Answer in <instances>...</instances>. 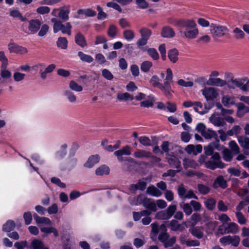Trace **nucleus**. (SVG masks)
I'll return each mask as SVG.
<instances>
[{"label":"nucleus","instance_id":"nucleus-1","mask_svg":"<svg viewBox=\"0 0 249 249\" xmlns=\"http://www.w3.org/2000/svg\"><path fill=\"white\" fill-rule=\"evenodd\" d=\"M173 24L180 28L179 32L188 39H194L198 35V29L193 19H180L175 20Z\"/></svg>","mask_w":249,"mask_h":249},{"label":"nucleus","instance_id":"nucleus-2","mask_svg":"<svg viewBox=\"0 0 249 249\" xmlns=\"http://www.w3.org/2000/svg\"><path fill=\"white\" fill-rule=\"evenodd\" d=\"M166 76L164 83L161 84L160 82V78L157 75H154L152 76L150 83L154 87L159 88L167 97H171L172 93L174 92L170 86V82L173 81V73L171 69L168 68L166 70Z\"/></svg>","mask_w":249,"mask_h":249},{"label":"nucleus","instance_id":"nucleus-3","mask_svg":"<svg viewBox=\"0 0 249 249\" xmlns=\"http://www.w3.org/2000/svg\"><path fill=\"white\" fill-rule=\"evenodd\" d=\"M225 164L221 160V157L217 152L215 153L207 160L205 163V166L211 170H214L216 168H223Z\"/></svg>","mask_w":249,"mask_h":249},{"label":"nucleus","instance_id":"nucleus-4","mask_svg":"<svg viewBox=\"0 0 249 249\" xmlns=\"http://www.w3.org/2000/svg\"><path fill=\"white\" fill-rule=\"evenodd\" d=\"M211 28V33L213 38L214 39L221 37L226 35L229 31L226 26L220 25L212 24Z\"/></svg>","mask_w":249,"mask_h":249},{"label":"nucleus","instance_id":"nucleus-5","mask_svg":"<svg viewBox=\"0 0 249 249\" xmlns=\"http://www.w3.org/2000/svg\"><path fill=\"white\" fill-rule=\"evenodd\" d=\"M137 201L140 204H142L145 208L151 212H155L157 210L156 204L152 198L146 197H143L142 196L139 195L137 196Z\"/></svg>","mask_w":249,"mask_h":249},{"label":"nucleus","instance_id":"nucleus-6","mask_svg":"<svg viewBox=\"0 0 249 249\" xmlns=\"http://www.w3.org/2000/svg\"><path fill=\"white\" fill-rule=\"evenodd\" d=\"M176 210V205H170L166 210L158 212L155 217L158 219L168 220L173 215Z\"/></svg>","mask_w":249,"mask_h":249},{"label":"nucleus","instance_id":"nucleus-7","mask_svg":"<svg viewBox=\"0 0 249 249\" xmlns=\"http://www.w3.org/2000/svg\"><path fill=\"white\" fill-rule=\"evenodd\" d=\"M209 121L215 126L226 128L227 124L225 119L221 117L218 113H213L209 117Z\"/></svg>","mask_w":249,"mask_h":249},{"label":"nucleus","instance_id":"nucleus-8","mask_svg":"<svg viewBox=\"0 0 249 249\" xmlns=\"http://www.w3.org/2000/svg\"><path fill=\"white\" fill-rule=\"evenodd\" d=\"M201 91L207 101L214 100L218 95L216 89L213 87L205 88Z\"/></svg>","mask_w":249,"mask_h":249},{"label":"nucleus","instance_id":"nucleus-9","mask_svg":"<svg viewBox=\"0 0 249 249\" xmlns=\"http://www.w3.org/2000/svg\"><path fill=\"white\" fill-rule=\"evenodd\" d=\"M8 50L10 53H15L20 54H24L28 52L27 49L19 46L15 43H10L8 44Z\"/></svg>","mask_w":249,"mask_h":249},{"label":"nucleus","instance_id":"nucleus-10","mask_svg":"<svg viewBox=\"0 0 249 249\" xmlns=\"http://www.w3.org/2000/svg\"><path fill=\"white\" fill-rule=\"evenodd\" d=\"M131 154V148L128 145H126L114 153V154L117 157L118 160L121 162L124 160V158L123 157V155L129 156Z\"/></svg>","mask_w":249,"mask_h":249},{"label":"nucleus","instance_id":"nucleus-11","mask_svg":"<svg viewBox=\"0 0 249 249\" xmlns=\"http://www.w3.org/2000/svg\"><path fill=\"white\" fill-rule=\"evenodd\" d=\"M166 160L170 167L180 169V162L177 157L173 155L167 154L166 155Z\"/></svg>","mask_w":249,"mask_h":249},{"label":"nucleus","instance_id":"nucleus-12","mask_svg":"<svg viewBox=\"0 0 249 249\" xmlns=\"http://www.w3.org/2000/svg\"><path fill=\"white\" fill-rule=\"evenodd\" d=\"M41 22L39 19H32L29 22L28 30L31 34L36 33L40 29Z\"/></svg>","mask_w":249,"mask_h":249},{"label":"nucleus","instance_id":"nucleus-13","mask_svg":"<svg viewBox=\"0 0 249 249\" xmlns=\"http://www.w3.org/2000/svg\"><path fill=\"white\" fill-rule=\"evenodd\" d=\"M160 234L158 237V239L163 244L169 237V234L167 232L166 227L164 224H162L160 227Z\"/></svg>","mask_w":249,"mask_h":249},{"label":"nucleus","instance_id":"nucleus-14","mask_svg":"<svg viewBox=\"0 0 249 249\" xmlns=\"http://www.w3.org/2000/svg\"><path fill=\"white\" fill-rule=\"evenodd\" d=\"M153 143L151 142V141L146 136H142L138 138L140 142L144 146H149L152 144H157L158 143L157 139L156 137H152Z\"/></svg>","mask_w":249,"mask_h":249},{"label":"nucleus","instance_id":"nucleus-15","mask_svg":"<svg viewBox=\"0 0 249 249\" xmlns=\"http://www.w3.org/2000/svg\"><path fill=\"white\" fill-rule=\"evenodd\" d=\"M207 84L217 87H223L227 85L226 81L219 78H210L207 81Z\"/></svg>","mask_w":249,"mask_h":249},{"label":"nucleus","instance_id":"nucleus-16","mask_svg":"<svg viewBox=\"0 0 249 249\" xmlns=\"http://www.w3.org/2000/svg\"><path fill=\"white\" fill-rule=\"evenodd\" d=\"M213 186L214 188H217L219 187L221 188L225 189L227 187V181L223 176H219L215 179Z\"/></svg>","mask_w":249,"mask_h":249},{"label":"nucleus","instance_id":"nucleus-17","mask_svg":"<svg viewBox=\"0 0 249 249\" xmlns=\"http://www.w3.org/2000/svg\"><path fill=\"white\" fill-rule=\"evenodd\" d=\"M237 107V116L239 117H243L246 113L249 112V107L245 106L242 103H238Z\"/></svg>","mask_w":249,"mask_h":249},{"label":"nucleus","instance_id":"nucleus-18","mask_svg":"<svg viewBox=\"0 0 249 249\" xmlns=\"http://www.w3.org/2000/svg\"><path fill=\"white\" fill-rule=\"evenodd\" d=\"M175 33L173 29L169 26L164 27L162 29L161 36L165 38H171L175 36Z\"/></svg>","mask_w":249,"mask_h":249},{"label":"nucleus","instance_id":"nucleus-19","mask_svg":"<svg viewBox=\"0 0 249 249\" xmlns=\"http://www.w3.org/2000/svg\"><path fill=\"white\" fill-rule=\"evenodd\" d=\"M100 157L98 155H92L90 156L88 161L84 164V166L87 168H91L95 164L99 162Z\"/></svg>","mask_w":249,"mask_h":249},{"label":"nucleus","instance_id":"nucleus-20","mask_svg":"<svg viewBox=\"0 0 249 249\" xmlns=\"http://www.w3.org/2000/svg\"><path fill=\"white\" fill-rule=\"evenodd\" d=\"M189 231L193 236L198 239H201L203 237L204 233L203 232V229L202 227H193L190 229Z\"/></svg>","mask_w":249,"mask_h":249},{"label":"nucleus","instance_id":"nucleus-21","mask_svg":"<svg viewBox=\"0 0 249 249\" xmlns=\"http://www.w3.org/2000/svg\"><path fill=\"white\" fill-rule=\"evenodd\" d=\"M147 194L154 196L159 197L162 195V193L154 185L149 186L146 190Z\"/></svg>","mask_w":249,"mask_h":249},{"label":"nucleus","instance_id":"nucleus-22","mask_svg":"<svg viewBox=\"0 0 249 249\" xmlns=\"http://www.w3.org/2000/svg\"><path fill=\"white\" fill-rule=\"evenodd\" d=\"M76 43L81 47H85L87 45L85 37L81 33H78L75 36Z\"/></svg>","mask_w":249,"mask_h":249},{"label":"nucleus","instance_id":"nucleus-23","mask_svg":"<svg viewBox=\"0 0 249 249\" xmlns=\"http://www.w3.org/2000/svg\"><path fill=\"white\" fill-rule=\"evenodd\" d=\"M178 52L176 49L168 51V57L172 63H176L178 61Z\"/></svg>","mask_w":249,"mask_h":249},{"label":"nucleus","instance_id":"nucleus-24","mask_svg":"<svg viewBox=\"0 0 249 249\" xmlns=\"http://www.w3.org/2000/svg\"><path fill=\"white\" fill-rule=\"evenodd\" d=\"M109 168L106 165H102L96 169L95 174L97 176L107 175L109 174Z\"/></svg>","mask_w":249,"mask_h":249},{"label":"nucleus","instance_id":"nucleus-25","mask_svg":"<svg viewBox=\"0 0 249 249\" xmlns=\"http://www.w3.org/2000/svg\"><path fill=\"white\" fill-rule=\"evenodd\" d=\"M34 218L37 225L41 224L50 225L51 223V221L49 218L40 217L36 213L34 214Z\"/></svg>","mask_w":249,"mask_h":249},{"label":"nucleus","instance_id":"nucleus-26","mask_svg":"<svg viewBox=\"0 0 249 249\" xmlns=\"http://www.w3.org/2000/svg\"><path fill=\"white\" fill-rule=\"evenodd\" d=\"M134 156L137 158H148L151 157V153L143 150H138L135 151Z\"/></svg>","mask_w":249,"mask_h":249},{"label":"nucleus","instance_id":"nucleus-27","mask_svg":"<svg viewBox=\"0 0 249 249\" xmlns=\"http://www.w3.org/2000/svg\"><path fill=\"white\" fill-rule=\"evenodd\" d=\"M117 98L118 100L122 101H132L134 99V96L128 92L118 93Z\"/></svg>","mask_w":249,"mask_h":249},{"label":"nucleus","instance_id":"nucleus-28","mask_svg":"<svg viewBox=\"0 0 249 249\" xmlns=\"http://www.w3.org/2000/svg\"><path fill=\"white\" fill-rule=\"evenodd\" d=\"M143 51H146L148 54L154 60L159 59V55L157 51L155 48H145Z\"/></svg>","mask_w":249,"mask_h":249},{"label":"nucleus","instance_id":"nucleus-29","mask_svg":"<svg viewBox=\"0 0 249 249\" xmlns=\"http://www.w3.org/2000/svg\"><path fill=\"white\" fill-rule=\"evenodd\" d=\"M201 135L206 139H211L212 138H216L217 137L216 132L210 129H206Z\"/></svg>","mask_w":249,"mask_h":249},{"label":"nucleus","instance_id":"nucleus-30","mask_svg":"<svg viewBox=\"0 0 249 249\" xmlns=\"http://www.w3.org/2000/svg\"><path fill=\"white\" fill-rule=\"evenodd\" d=\"M78 56L81 61L88 63H92L94 60L93 58L91 56L85 54L82 52H79L78 53Z\"/></svg>","mask_w":249,"mask_h":249},{"label":"nucleus","instance_id":"nucleus-31","mask_svg":"<svg viewBox=\"0 0 249 249\" xmlns=\"http://www.w3.org/2000/svg\"><path fill=\"white\" fill-rule=\"evenodd\" d=\"M248 78L243 77L240 78L234 79L231 82L237 88H239L241 90H243V85L245 82L247 81Z\"/></svg>","mask_w":249,"mask_h":249},{"label":"nucleus","instance_id":"nucleus-32","mask_svg":"<svg viewBox=\"0 0 249 249\" xmlns=\"http://www.w3.org/2000/svg\"><path fill=\"white\" fill-rule=\"evenodd\" d=\"M228 233H236L239 231V228L237 224L231 222L227 224Z\"/></svg>","mask_w":249,"mask_h":249},{"label":"nucleus","instance_id":"nucleus-33","mask_svg":"<svg viewBox=\"0 0 249 249\" xmlns=\"http://www.w3.org/2000/svg\"><path fill=\"white\" fill-rule=\"evenodd\" d=\"M15 227V223L13 220H9L3 225L2 230L5 232H9Z\"/></svg>","mask_w":249,"mask_h":249},{"label":"nucleus","instance_id":"nucleus-34","mask_svg":"<svg viewBox=\"0 0 249 249\" xmlns=\"http://www.w3.org/2000/svg\"><path fill=\"white\" fill-rule=\"evenodd\" d=\"M238 141L241 147L249 149V138L240 136L238 137Z\"/></svg>","mask_w":249,"mask_h":249},{"label":"nucleus","instance_id":"nucleus-35","mask_svg":"<svg viewBox=\"0 0 249 249\" xmlns=\"http://www.w3.org/2000/svg\"><path fill=\"white\" fill-rule=\"evenodd\" d=\"M70 13V10L69 9H64L61 8L59 9V13L58 14V17L64 21H65L69 19Z\"/></svg>","mask_w":249,"mask_h":249},{"label":"nucleus","instance_id":"nucleus-36","mask_svg":"<svg viewBox=\"0 0 249 249\" xmlns=\"http://www.w3.org/2000/svg\"><path fill=\"white\" fill-rule=\"evenodd\" d=\"M67 144H62L59 150H58L56 153V157L58 158L62 159L67 154Z\"/></svg>","mask_w":249,"mask_h":249},{"label":"nucleus","instance_id":"nucleus-37","mask_svg":"<svg viewBox=\"0 0 249 249\" xmlns=\"http://www.w3.org/2000/svg\"><path fill=\"white\" fill-rule=\"evenodd\" d=\"M51 21L53 23V30L54 33H57L61 30L62 26V22L55 18L51 19Z\"/></svg>","mask_w":249,"mask_h":249},{"label":"nucleus","instance_id":"nucleus-38","mask_svg":"<svg viewBox=\"0 0 249 249\" xmlns=\"http://www.w3.org/2000/svg\"><path fill=\"white\" fill-rule=\"evenodd\" d=\"M154 98L153 96H149L147 100L142 101L140 103L141 107H152L154 106Z\"/></svg>","mask_w":249,"mask_h":249},{"label":"nucleus","instance_id":"nucleus-39","mask_svg":"<svg viewBox=\"0 0 249 249\" xmlns=\"http://www.w3.org/2000/svg\"><path fill=\"white\" fill-rule=\"evenodd\" d=\"M58 47L62 49H66L68 45V41L66 37H59L56 42Z\"/></svg>","mask_w":249,"mask_h":249},{"label":"nucleus","instance_id":"nucleus-40","mask_svg":"<svg viewBox=\"0 0 249 249\" xmlns=\"http://www.w3.org/2000/svg\"><path fill=\"white\" fill-rule=\"evenodd\" d=\"M183 165L184 168L186 169L189 167L195 168L196 164L193 160L184 159L183 160Z\"/></svg>","mask_w":249,"mask_h":249},{"label":"nucleus","instance_id":"nucleus-41","mask_svg":"<svg viewBox=\"0 0 249 249\" xmlns=\"http://www.w3.org/2000/svg\"><path fill=\"white\" fill-rule=\"evenodd\" d=\"M123 36L128 41L132 40L135 37V34L132 30H126L123 32Z\"/></svg>","mask_w":249,"mask_h":249},{"label":"nucleus","instance_id":"nucleus-42","mask_svg":"<svg viewBox=\"0 0 249 249\" xmlns=\"http://www.w3.org/2000/svg\"><path fill=\"white\" fill-rule=\"evenodd\" d=\"M45 247L42 242L36 239L33 240L31 245V249H43Z\"/></svg>","mask_w":249,"mask_h":249},{"label":"nucleus","instance_id":"nucleus-43","mask_svg":"<svg viewBox=\"0 0 249 249\" xmlns=\"http://www.w3.org/2000/svg\"><path fill=\"white\" fill-rule=\"evenodd\" d=\"M249 204V196H247L243 200L241 201L238 206L236 207V210L240 211L244 207Z\"/></svg>","mask_w":249,"mask_h":249},{"label":"nucleus","instance_id":"nucleus-44","mask_svg":"<svg viewBox=\"0 0 249 249\" xmlns=\"http://www.w3.org/2000/svg\"><path fill=\"white\" fill-rule=\"evenodd\" d=\"M216 201L213 198H209L204 202L206 208L211 211L213 210L215 207Z\"/></svg>","mask_w":249,"mask_h":249},{"label":"nucleus","instance_id":"nucleus-45","mask_svg":"<svg viewBox=\"0 0 249 249\" xmlns=\"http://www.w3.org/2000/svg\"><path fill=\"white\" fill-rule=\"evenodd\" d=\"M233 33L234 34V37L237 40L243 39L245 36L244 32L238 28H235L233 30Z\"/></svg>","mask_w":249,"mask_h":249},{"label":"nucleus","instance_id":"nucleus-46","mask_svg":"<svg viewBox=\"0 0 249 249\" xmlns=\"http://www.w3.org/2000/svg\"><path fill=\"white\" fill-rule=\"evenodd\" d=\"M77 13L85 15L87 17H94L96 15V12L90 9H79L78 10Z\"/></svg>","mask_w":249,"mask_h":249},{"label":"nucleus","instance_id":"nucleus-47","mask_svg":"<svg viewBox=\"0 0 249 249\" xmlns=\"http://www.w3.org/2000/svg\"><path fill=\"white\" fill-rule=\"evenodd\" d=\"M152 66L153 64L151 61H145L141 64V69L142 71L147 72L149 71Z\"/></svg>","mask_w":249,"mask_h":249},{"label":"nucleus","instance_id":"nucleus-48","mask_svg":"<svg viewBox=\"0 0 249 249\" xmlns=\"http://www.w3.org/2000/svg\"><path fill=\"white\" fill-rule=\"evenodd\" d=\"M140 33L142 37L148 40L151 35L152 32L148 28H142L140 30Z\"/></svg>","mask_w":249,"mask_h":249},{"label":"nucleus","instance_id":"nucleus-49","mask_svg":"<svg viewBox=\"0 0 249 249\" xmlns=\"http://www.w3.org/2000/svg\"><path fill=\"white\" fill-rule=\"evenodd\" d=\"M72 28L70 22H67L65 24H63L61 30L63 34H67L68 36L71 35V29Z\"/></svg>","mask_w":249,"mask_h":249},{"label":"nucleus","instance_id":"nucleus-50","mask_svg":"<svg viewBox=\"0 0 249 249\" xmlns=\"http://www.w3.org/2000/svg\"><path fill=\"white\" fill-rule=\"evenodd\" d=\"M197 189L200 194L202 195L208 194L211 190L209 187L203 184H198L197 185Z\"/></svg>","mask_w":249,"mask_h":249},{"label":"nucleus","instance_id":"nucleus-51","mask_svg":"<svg viewBox=\"0 0 249 249\" xmlns=\"http://www.w3.org/2000/svg\"><path fill=\"white\" fill-rule=\"evenodd\" d=\"M0 70V76L4 80L8 79L11 77V72L8 70L6 69V67L2 68Z\"/></svg>","mask_w":249,"mask_h":249},{"label":"nucleus","instance_id":"nucleus-52","mask_svg":"<svg viewBox=\"0 0 249 249\" xmlns=\"http://www.w3.org/2000/svg\"><path fill=\"white\" fill-rule=\"evenodd\" d=\"M69 87L71 90L77 92H80L83 90L82 87L80 85H79L76 82L73 80L70 81Z\"/></svg>","mask_w":249,"mask_h":249},{"label":"nucleus","instance_id":"nucleus-53","mask_svg":"<svg viewBox=\"0 0 249 249\" xmlns=\"http://www.w3.org/2000/svg\"><path fill=\"white\" fill-rule=\"evenodd\" d=\"M180 205L186 215H190L192 213L193 210L190 203H183Z\"/></svg>","mask_w":249,"mask_h":249},{"label":"nucleus","instance_id":"nucleus-54","mask_svg":"<svg viewBox=\"0 0 249 249\" xmlns=\"http://www.w3.org/2000/svg\"><path fill=\"white\" fill-rule=\"evenodd\" d=\"M65 95L67 97L69 101L71 103H75L76 101V97L74 94L70 90H66L64 93Z\"/></svg>","mask_w":249,"mask_h":249},{"label":"nucleus","instance_id":"nucleus-55","mask_svg":"<svg viewBox=\"0 0 249 249\" xmlns=\"http://www.w3.org/2000/svg\"><path fill=\"white\" fill-rule=\"evenodd\" d=\"M223 158L224 160L227 161H231L233 158L230 150L227 148L224 149L223 152Z\"/></svg>","mask_w":249,"mask_h":249},{"label":"nucleus","instance_id":"nucleus-56","mask_svg":"<svg viewBox=\"0 0 249 249\" xmlns=\"http://www.w3.org/2000/svg\"><path fill=\"white\" fill-rule=\"evenodd\" d=\"M222 102L225 106L234 104L233 99L229 95L224 96L222 99Z\"/></svg>","mask_w":249,"mask_h":249},{"label":"nucleus","instance_id":"nucleus-57","mask_svg":"<svg viewBox=\"0 0 249 249\" xmlns=\"http://www.w3.org/2000/svg\"><path fill=\"white\" fill-rule=\"evenodd\" d=\"M117 29L116 27L114 25L109 26L107 34L111 38H114L117 35Z\"/></svg>","mask_w":249,"mask_h":249},{"label":"nucleus","instance_id":"nucleus-58","mask_svg":"<svg viewBox=\"0 0 249 249\" xmlns=\"http://www.w3.org/2000/svg\"><path fill=\"white\" fill-rule=\"evenodd\" d=\"M241 128L239 125H234L232 129L228 130V136H232L234 135H237L240 133Z\"/></svg>","mask_w":249,"mask_h":249},{"label":"nucleus","instance_id":"nucleus-59","mask_svg":"<svg viewBox=\"0 0 249 249\" xmlns=\"http://www.w3.org/2000/svg\"><path fill=\"white\" fill-rule=\"evenodd\" d=\"M229 145L234 154H237L240 152V149L237 143L233 141L229 142Z\"/></svg>","mask_w":249,"mask_h":249},{"label":"nucleus","instance_id":"nucleus-60","mask_svg":"<svg viewBox=\"0 0 249 249\" xmlns=\"http://www.w3.org/2000/svg\"><path fill=\"white\" fill-rule=\"evenodd\" d=\"M187 192V190L185 188L183 184H180L178 187V193L179 196L184 199L186 194Z\"/></svg>","mask_w":249,"mask_h":249},{"label":"nucleus","instance_id":"nucleus-61","mask_svg":"<svg viewBox=\"0 0 249 249\" xmlns=\"http://www.w3.org/2000/svg\"><path fill=\"white\" fill-rule=\"evenodd\" d=\"M0 61L1 62V67H7L8 59L6 57L3 51H0Z\"/></svg>","mask_w":249,"mask_h":249},{"label":"nucleus","instance_id":"nucleus-62","mask_svg":"<svg viewBox=\"0 0 249 249\" xmlns=\"http://www.w3.org/2000/svg\"><path fill=\"white\" fill-rule=\"evenodd\" d=\"M194 110L201 114H204L207 112V111L202 110V104L200 102H195Z\"/></svg>","mask_w":249,"mask_h":249},{"label":"nucleus","instance_id":"nucleus-63","mask_svg":"<svg viewBox=\"0 0 249 249\" xmlns=\"http://www.w3.org/2000/svg\"><path fill=\"white\" fill-rule=\"evenodd\" d=\"M102 76L108 80H111L113 78V75L107 69H105L102 71Z\"/></svg>","mask_w":249,"mask_h":249},{"label":"nucleus","instance_id":"nucleus-64","mask_svg":"<svg viewBox=\"0 0 249 249\" xmlns=\"http://www.w3.org/2000/svg\"><path fill=\"white\" fill-rule=\"evenodd\" d=\"M235 214L239 224L243 225L246 223L247 220L242 213L238 211Z\"/></svg>","mask_w":249,"mask_h":249}]
</instances>
